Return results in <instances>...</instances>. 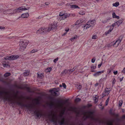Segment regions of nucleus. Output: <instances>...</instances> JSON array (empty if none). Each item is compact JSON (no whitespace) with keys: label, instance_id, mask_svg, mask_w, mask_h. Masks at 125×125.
Here are the masks:
<instances>
[{"label":"nucleus","instance_id":"13d9d810","mask_svg":"<svg viewBox=\"0 0 125 125\" xmlns=\"http://www.w3.org/2000/svg\"><path fill=\"white\" fill-rule=\"evenodd\" d=\"M27 89L28 90V91L29 92H31L30 91V89L29 87L27 88Z\"/></svg>","mask_w":125,"mask_h":125},{"label":"nucleus","instance_id":"a211bd4d","mask_svg":"<svg viewBox=\"0 0 125 125\" xmlns=\"http://www.w3.org/2000/svg\"><path fill=\"white\" fill-rule=\"evenodd\" d=\"M83 21V20L79 19L75 23V25H77L81 23Z\"/></svg>","mask_w":125,"mask_h":125},{"label":"nucleus","instance_id":"9b49d317","mask_svg":"<svg viewBox=\"0 0 125 125\" xmlns=\"http://www.w3.org/2000/svg\"><path fill=\"white\" fill-rule=\"evenodd\" d=\"M123 21V20H120L116 22L115 23H113L112 25L113 27H114L115 26L117 25V26L119 27V26L122 23Z\"/></svg>","mask_w":125,"mask_h":125},{"label":"nucleus","instance_id":"864d4df0","mask_svg":"<svg viewBox=\"0 0 125 125\" xmlns=\"http://www.w3.org/2000/svg\"><path fill=\"white\" fill-rule=\"evenodd\" d=\"M107 125H113V123L112 122L108 123Z\"/></svg>","mask_w":125,"mask_h":125},{"label":"nucleus","instance_id":"ddd939ff","mask_svg":"<svg viewBox=\"0 0 125 125\" xmlns=\"http://www.w3.org/2000/svg\"><path fill=\"white\" fill-rule=\"evenodd\" d=\"M34 113L37 117H38L39 116L41 117L42 115V113L40 112V111L38 110L35 111Z\"/></svg>","mask_w":125,"mask_h":125},{"label":"nucleus","instance_id":"3c124183","mask_svg":"<svg viewBox=\"0 0 125 125\" xmlns=\"http://www.w3.org/2000/svg\"><path fill=\"white\" fill-rule=\"evenodd\" d=\"M3 64L4 67H7L8 66V64H5L4 63H3Z\"/></svg>","mask_w":125,"mask_h":125},{"label":"nucleus","instance_id":"f03ea898","mask_svg":"<svg viewBox=\"0 0 125 125\" xmlns=\"http://www.w3.org/2000/svg\"><path fill=\"white\" fill-rule=\"evenodd\" d=\"M28 44L27 41L25 40H22L19 42V50L21 51H23L26 48Z\"/></svg>","mask_w":125,"mask_h":125},{"label":"nucleus","instance_id":"39448f33","mask_svg":"<svg viewBox=\"0 0 125 125\" xmlns=\"http://www.w3.org/2000/svg\"><path fill=\"white\" fill-rule=\"evenodd\" d=\"M19 56L17 55H13L10 56H7L4 57L5 60H13L17 59Z\"/></svg>","mask_w":125,"mask_h":125},{"label":"nucleus","instance_id":"ea45409f","mask_svg":"<svg viewBox=\"0 0 125 125\" xmlns=\"http://www.w3.org/2000/svg\"><path fill=\"white\" fill-rule=\"evenodd\" d=\"M95 58H92V61H91L92 62V63H94L95 62Z\"/></svg>","mask_w":125,"mask_h":125},{"label":"nucleus","instance_id":"58836bf2","mask_svg":"<svg viewBox=\"0 0 125 125\" xmlns=\"http://www.w3.org/2000/svg\"><path fill=\"white\" fill-rule=\"evenodd\" d=\"M21 9L20 10V11L21 10H27L28 9H29V8L28 9H27L26 8H21Z\"/></svg>","mask_w":125,"mask_h":125},{"label":"nucleus","instance_id":"7c9ffc66","mask_svg":"<svg viewBox=\"0 0 125 125\" xmlns=\"http://www.w3.org/2000/svg\"><path fill=\"white\" fill-rule=\"evenodd\" d=\"M123 102V101L122 100H120L119 101V106H122Z\"/></svg>","mask_w":125,"mask_h":125},{"label":"nucleus","instance_id":"f704fd0d","mask_svg":"<svg viewBox=\"0 0 125 125\" xmlns=\"http://www.w3.org/2000/svg\"><path fill=\"white\" fill-rule=\"evenodd\" d=\"M77 38V36H75L73 37V38H71L70 40L72 41H73L75 39H76Z\"/></svg>","mask_w":125,"mask_h":125},{"label":"nucleus","instance_id":"4c0bfd02","mask_svg":"<svg viewBox=\"0 0 125 125\" xmlns=\"http://www.w3.org/2000/svg\"><path fill=\"white\" fill-rule=\"evenodd\" d=\"M64 13H60L59 14V15L60 17H63V16Z\"/></svg>","mask_w":125,"mask_h":125},{"label":"nucleus","instance_id":"9d476101","mask_svg":"<svg viewBox=\"0 0 125 125\" xmlns=\"http://www.w3.org/2000/svg\"><path fill=\"white\" fill-rule=\"evenodd\" d=\"M68 100H66L64 102H63L62 101H58L59 104H58V106L60 107H62L64 104L68 102Z\"/></svg>","mask_w":125,"mask_h":125},{"label":"nucleus","instance_id":"4468645a","mask_svg":"<svg viewBox=\"0 0 125 125\" xmlns=\"http://www.w3.org/2000/svg\"><path fill=\"white\" fill-rule=\"evenodd\" d=\"M70 16V14L67 13H64L63 17L59 18L60 20H64Z\"/></svg>","mask_w":125,"mask_h":125},{"label":"nucleus","instance_id":"dca6fc26","mask_svg":"<svg viewBox=\"0 0 125 125\" xmlns=\"http://www.w3.org/2000/svg\"><path fill=\"white\" fill-rule=\"evenodd\" d=\"M104 72V70L97 72L96 73L94 74L93 75L95 77H97L101 75L102 73H103Z\"/></svg>","mask_w":125,"mask_h":125},{"label":"nucleus","instance_id":"7ed1b4c3","mask_svg":"<svg viewBox=\"0 0 125 125\" xmlns=\"http://www.w3.org/2000/svg\"><path fill=\"white\" fill-rule=\"evenodd\" d=\"M95 21L94 20H90L84 26V29H87L90 27H93L94 25Z\"/></svg>","mask_w":125,"mask_h":125},{"label":"nucleus","instance_id":"e2e57ef3","mask_svg":"<svg viewBox=\"0 0 125 125\" xmlns=\"http://www.w3.org/2000/svg\"><path fill=\"white\" fill-rule=\"evenodd\" d=\"M91 72H96V71H95V70H93V69H92V70H91Z\"/></svg>","mask_w":125,"mask_h":125},{"label":"nucleus","instance_id":"4be33fe9","mask_svg":"<svg viewBox=\"0 0 125 125\" xmlns=\"http://www.w3.org/2000/svg\"><path fill=\"white\" fill-rule=\"evenodd\" d=\"M29 73V72L28 71H26L25 72H24L23 75L25 76H27L28 75Z\"/></svg>","mask_w":125,"mask_h":125},{"label":"nucleus","instance_id":"20e7f679","mask_svg":"<svg viewBox=\"0 0 125 125\" xmlns=\"http://www.w3.org/2000/svg\"><path fill=\"white\" fill-rule=\"evenodd\" d=\"M57 23L56 22H54L53 23L49 25L48 27L47 28L48 32L52 30L57 29Z\"/></svg>","mask_w":125,"mask_h":125},{"label":"nucleus","instance_id":"c03bdc74","mask_svg":"<svg viewBox=\"0 0 125 125\" xmlns=\"http://www.w3.org/2000/svg\"><path fill=\"white\" fill-rule=\"evenodd\" d=\"M112 45L110 44H109L106 45L105 46L108 47H110L112 46Z\"/></svg>","mask_w":125,"mask_h":125},{"label":"nucleus","instance_id":"bb28decb","mask_svg":"<svg viewBox=\"0 0 125 125\" xmlns=\"http://www.w3.org/2000/svg\"><path fill=\"white\" fill-rule=\"evenodd\" d=\"M113 28L112 29H110L108 30L107 31L105 32V34L107 35L110 32L113 30Z\"/></svg>","mask_w":125,"mask_h":125},{"label":"nucleus","instance_id":"f3484780","mask_svg":"<svg viewBox=\"0 0 125 125\" xmlns=\"http://www.w3.org/2000/svg\"><path fill=\"white\" fill-rule=\"evenodd\" d=\"M29 16V13H26L22 14L21 15V17L23 18H27Z\"/></svg>","mask_w":125,"mask_h":125},{"label":"nucleus","instance_id":"2f4dec72","mask_svg":"<svg viewBox=\"0 0 125 125\" xmlns=\"http://www.w3.org/2000/svg\"><path fill=\"white\" fill-rule=\"evenodd\" d=\"M81 99L79 98H76L75 100V101L76 102H78L80 101H81Z\"/></svg>","mask_w":125,"mask_h":125},{"label":"nucleus","instance_id":"b1692460","mask_svg":"<svg viewBox=\"0 0 125 125\" xmlns=\"http://www.w3.org/2000/svg\"><path fill=\"white\" fill-rule=\"evenodd\" d=\"M54 106V103L52 102H51L49 104V106L51 108H52Z\"/></svg>","mask_w":125,"mask_h":125},{"label":"nucleus","instance_id":"5fc2aeb1","mask_svg":"<svg viewBox=\"0 0 125 125\" xmlns=\"http://www.w3.org/2000/svg\"><path fill=\"white\" fill-rule=\"evenodd\" d=\"M53 90L55 91H56V92H58V91L57 90H56V88H53Z\"/></svg>","mask_w":125,"mask_h":125},{"label":"nucleus","instance_id":"09e8293b","mask_svg":"<svg viewBox=\"0 0 125 125\" xmlns=\"http://www.w3.org/2000/svg\"><path fill=\"white\" fill-rule=\"evenodd\" d=\"M118 72L117 71H114L113 73L115 75H116L117 73Z\"/></svg>","mask_w":125,"mask_h":125},{"label":"nucleus","instance_id":"0eeeda50","mask_svg":"<svg viewBox=\"0 0 125 125\" xmlns=\"http://www.w3.org/2000/svg\"><path fill=\"white\" fill-rule=\"evenodd\" d=\"M48 32L47 28H41L37 31V33H46Z\"/></svg>","mask_w":125,"mask_h":125},{"label":"nucleus","instance_id":"c85d7f7f","mask_svg":"<svg viewBox=\"0 0 125 125\" xmlns=\"http://www.w3.org/2000/svg\"><path fill=\"white\" fill-rule=\"evenodd\" d=\"M50 91L52 93H53L55 95H56L57 94V93L56 91H55L53 90H51Z\"/></svg>","mask_w":125,"mask_h":125},{"label":"nucleus","instance_id":"72a5a7b5","mask_svg":"<svg viewBox=\"0 0 125 125\" xmlns=\"http://www.w3.org/2000/svg\"><path fill=\"white\" fill-rule=\"evenodd\" d=\"M91 69L94 70L96 68V65H95L94 66H91Z\"/></svg>","mask_w":125,"mask_h":125},{"label":"nucleus","instance_id":"6e6d98bb","mask_svg":"<svg viewBox=\"0 0 125 125\" xmlns=\"http://www.w3.org/2000/svg\"><path fill=\"white\" fill-rule=\"evenodd\" d=\"M114 18H115L117 19H119L120 18V17L119 16H117L116 15V16Z\"/></svg>","mask_w":125,"mask_h":125},{"label":"nucleus","instance_id":"37998d69","mask_svg":"<svg viewBox=\"0 0 125 125\" xmlns=\"http://www.w3.org/2000/svg\"><path fill=\"white\" fill-rule=\"evenodd\" d=\"M82 88V86L81 85H79V86L77 87V88L78 90H80Z\"/></svg>","mask_w":125,"mask_h":125},{"label":"nucleus","instance_id":"0e129e2a","mask_svg":"<svg viewBox=\"0 0 125 125\" xmlns=\"http://www.w3.org/2000/svg\"><path fill=\"white\" fill-rule=\"evenodd\" d=\"M123 78H124V77H123L122 78H120V82L121 81L123 80Z\"/></svg>","mask_w":125,"mask_h":125},{"label":"nucleus","instance_id":"69168bd1","mask_svg":"<svg viewBox=\"0 0 125 125\" xmlns=\"http://www.w3.org/2000/svg\"><path fill=\"white\" fill-rule=\"evenodd\" d=\"M71 15H72V16H73V17L75 16V14H71Z\"/></svg>","mask_w":125,"mask_h":125},{"label":"nucleus","instance_id":"f8f14e48","mask_svg":"<svg viewBox=\"0 0 125 125\" xmlns=\"http://www.w3.org/2000/svg\"><path fill=\"white\" fill-rule=\"evenodd\" d=\"M109 91L108 90V88H105L102 94V95L103 96L102 97L103 98L105 96L108 95L109 93Z\"/></svg>","mask_w":125,"mask_h":125},{"label":"nucleus","instance_id":"a18cd8bd","mask_svg":"<svg viewBox=\"0 0 125 125\" xmlns=\"http://www.w3.org/2000/svg\"><path fill=\"white\" fill-rule=\"evenodd\" d=\"M37 51V50L35 51V50L34 49L31 51V53H33L35 52H36Z\"/></svg>","mask_w":125,"mask_h":125},{"label":"nucleus","instance_id":"473e14b6","mask_svg":"<svg viewBox=\"0 0 125 125\" xmlns=\"http://www.w3.org/2000/svg\"><path fill=\"white\" fill-rule=\"evenodd\" d=\"M109 97H108V98L107 99V100H106L105 102V105H107L108 104V101H109Z\"/></svg>","mask_w":125,"mask_h":125},{"label":"nucleus","instance_id":"052dcab7","mask_svg":"<svg viewBox=\"0 0 125 125\" xmlns=\"http://www.w3.org/2000/svg\"><path fill=\"white\" fill-rule=\"evenodd\" d=\"M76 68V67H75L74 68H73L72 69H71L72 70V72H73V71H74L75 70V69Z\"/></svg>","mask_w":125,"mask_h":125},{"label":"nucleus","instance_id":"6ab92c4d","mask_svg":"<svg viewBox=\"0 0 125 125\" xmlns=\"http://www.w3.org/2000/svg\"><path fill=\"white\" fill-rule=\"evenodd\" d=\"M70 8L73 9L79 8L78 6L74 5H70Z\"/></svg>","mask_w":125,"mask_h":125},{"label":"nucleus","instance_id":"a878e982","mask_svg":"<svg viewBox=\"0 0 125 125\" xmlns=\"http://www.w3.org/2000/svg\"><path fill=\"white\" fill-rule=\"evenodd\" d=\"M11 75L10 73H5L4 75V76L5 77H7L8 76H10Z\"/></svg>","mask_w":125,"mask_h":125},{"label":"nucleus","instance_id":"1a4fd4ad","mask_svg":"<svg viewBox=\"0 0 125 125\" xmlns=\"http://www.w3.org/2000/svg\"><path fill=\"white\" fill-rule=\"evenodd\" d=\"M58 123L59 125H69V122L67 121H65L64 118H63L61 119L60 121H59ZM70 125H73L72 124H70Z\"/></svg>","mask_w":125,"mask_h":125},{"label":"nucleus","instance_id":"338daca9","mask_svg":"<svg viewBox=\"0 0 125 125\" xmlns=\"http://www.w3.org/2000/svg\"><path fill=\"white\" fill-rule=\"evenodd\" d=\"M122 118L123 119H125V115H124L122 116Z\"/></svg>","mask_w":125,"mask_h":125},{"label":"nucleus","instance_id":"de8ad7c7","mask_svg":"<svg viewBox=\"0 0 125 125\" xmlns=\"http://www.w3.org/2000/svg\"><path fill=\"white\" fill-rule=\"evenodd\" d=\"M37 74H38V77L39 78H41L42 77V75L41 74L40 75L39 74H38V73H37Z\"/></svg>","mask_w":125,"mask_h":125},{"label":"nucleus","instance_id":"49530a36","mask_svg":"<svg viewBox=\"0 0 125 125\" xmlns=\"http://www.w3.org/2000/svg\"><path fill=\"white\" fill-rule=\"evenodd\" d=\"M62 86L65 89L66 88V86L65 83H63L62 84Z\"/></svg>","mask_w":125,"mask_h":125},{"label":"nucleus","instance_id":"774afa93","mask_svg":"<svg viewBox=\"0 0 125 125\" xmlns=\"http://www.w3.org/2000/svg\"><path fill=\"white\" fill-rule=\"evenodd\" d=\"M98 85V83H96L95 84V86H97Z\"/></svg>","mask_w":125,"mask_h":125},{"label":"nucleus","instance_id":"6e6552de","mask_svg":"<svg viewBox=\"0 0 125 125\" xmlns=\"http://www.w3.org/2000/svg\"><path fill=\"white\" fill-rule=\"evenodd\" d=\"M123 37L122 36H120L119 38L114 42L112 45L115 47L118 46L121 41Z\"/></svg>","mask_w":125,"mask_h":125},{"label":"nucleus","instance_id":"c9c22d12","mask_svg":"<svg viewBox=\"0 0 125 125\" xmlns=\"http://www.w3.org/2000/svg\"><path fill=\"white\" fill-rule=\"evenodd\" d=\"M97 38V36L96 35H94L92 36V39H96Z\"/></svg>","mask_w":125,"mask_h":125},{"label":"nucleus","instance_id":"f257e3e1","mask_svg":"<svg viewBox=\"0 0 125 125\" xmlns=\"http://www.w3.org/2000/svg\"><path fill=\"white\" fill-rule=\"evenodd\" d=\"M82 114L83 115V118L84 120L86 119L87 118H90L92 119L93 115L94 112L90 111H82Z\"/></svg>","mask_w":125,"mask_h":125},{"label":"nucleus","instance_id":"8fccbe9b","mask_svg":"<svg viewBox=\"0 0 125 125\" xmlns=\"http://www.w3.org/2000/svg\"><path fill=\"white\" fill-rule=\"evenodd\" d=\"M72 70L71 69H70V70H68V71L69 72V73L70 74L71 73H72Z\"/></svg>","mask_w":125,"mask_h":125},{"label":"nucleus","instance_id":"aec40b11","mask_svg":"<svg viewBox=\"0 0 125 125\" xmlns=\"http://www.w3.org/2000/svg\"><path fill=\"white\" fill-rule=\"evenodd\" d=\"M73 109L74 111L77 114V115H79L80 114V111H77V108L76 107H74L73 108Z\"/></svg>","mask_w":125,"mask_h":125},{"label":"nucleus","instance_id":"a19ab883","mask_svg":"<svg viewBox=\"0 0 125 125\" xmlns=\"http://www.w3.org/2000/svg\"><path fill=\"white\" fill-rule=\"evenodd\" d=\"M58 58L55 59L53 60V62L55 63H56V62L58 60Z\"/></svg>","mask_w":125,"mask_h":125},{"label":"nucleus","instance_id":"79ce46f5","mask_svg":"<svg viewBox=\"0 0 125 125\" xmlns=\"http://www.w3.org/2000/svg\"><path fill=\"white\" fill-rule=\"evenodd\" d=\"M116 16L115 12H113L112 14V16L113 18H115V17Z\"/></svg>","mask_w":125,"mask_h":125},{"label":"nucleus","instance_id":"603ef678","mask_svg":"<svg viewBox=\"0 0 125 125\" xmlns=\"http://www.w3.org/2000/svg\"><path fill=\"white\" fill-rule=\"evenodd\" d=\"M102 62H101V63L100 64L98 65V68H99L101 66V65H102Z\"/></svg>","mask_w":125,"mask_h":125},{"label":"nucleus","instance_id":"680f3d73","mask_svg":"<svg viewBox=\"0 0 125 125\" xmlns=\"http://www.w3.org/2000/svg\"><path fill=\"white\" fill-rule=\"evenodd\" d=\"M122 72L123 73H125V68L123 69Z\"/></svg>","mask_w":125,"mask_h":125},{"label":"nucleus","instance_id":"5701e85b","mask_svg":"<svg viewBox=\"0 0 125 125\" xmlns=\"http://www.w3.org/2000/svg\"><path fill=\"white\" fill-rule=\"evenodd\" d=\"M110 18H109L108 19H105L104 20L102 21V22L104 23H106L108 21H109V20H110Z\"/></svg>","mask_w":125,"mask_h":125},{"label":"nucleus","instance_id":"4d7b16f0","mask_svg":"<svg viewBox=\"0 0 125 125\" xmlns=\"http://www.w3.org/2000/svg\"><path fill=\"white\" fill-rule=\"evenodd\" d=\"M114 18H115L117 19H119L120 18V17L119 16H117L116 15V16Z\"/></svg>","mask_w":125,"mask_h":125},{"label":"nucleus","instance_id":"c756f323","mask_svg":"<svg viewBox=\"0 0 125 125\" xmlns=\"http://www.w3.org/2000/svg\"><path fill=\"white\" fill-rule=\"evenodd\" d=\"M68 72V70L65 69L64 70L63 72L62 73V74H66Z\"/></svg>","mask_w":125,"mask_h":125},{"label":"nucleus","instance_id":"cd10ccee","mask_svg":"<svg viewBox=\"0 0 125 125\" xmlns=\"http://www.w3.org/2000/svg\"><path fill=\"white\" fill-rule=\"evenodd\" d=\"M34 100L35 101V103L36 104H39V101L38 99H35Z\"/></svg>","mask_w":125,"mask_h":125},{"label":"nucleus","instance_id":"bf43d9fd","mask_svg":"<svg viewBox=\"0 0 125 125\" xmlns=\"http://www.w3.org/2000/svg\"><path fill=\"white\" fill-rule=\"evenodd\" d=\"M14 99L16 98L17 97V95L16 94H15L14 95Z\"/></svg>","mask_w":125,"mask_h":125},{"label":"nucleus","instance_id":"412c9836","mask_svg":"<svg viewBox=\"0 0 125 125\" xmlns=\"http://www.w3.org/2000/svg\"><path fill=\"white\" fill-rule=\"evenodd\" d=\"M119 3L118 2H116L115 3L113 4V6L117 7L119 5Z\"/></svg>","mask_w":125,"mask_h":125},{"label":"nucleus","instance_id":"2eb2a0df","mask_svg":"<svg viewBox=\"0 0 125 125\" xmlns=\"http://www.w3.org/2000/svg\"><path fill=\"white\" fill-rule=\"evenodd\" d=\"M21 9V7L19 8L13 10L12 12L10 13L11 14H14L17 13H19L20 12V10Z\"/></svg>","mask_w":125,"mask_h":125},{"label":"nucleus","instance_id":"393cba45","mask_svg":"<svg viewBox=\"0 0 125 125\" xmlns=\"http://www.w3.org/2000/svg\"><path fill=\"white\" fill-rule=\"evenodd\" d=\"M85 13V11L83 10H81L79 12V14L82 15H84Z\"/></svg>","mask_w":125,"mask_h":125},{"label":"nucleus","instance_id":"e433bc0d","mask_svg":"<svg viewBox=\"0 0 125 125\" xmlns=\"http://www.w3.org/2000/svg\"><path fill=\"white\" fill-rule=\"evenodd\" d=\"M52 68L51 67H49L47 68L46 70H48L47 72H50L51 71Z\"/></svg>","mask_w":125,"mask_h":125},{"label":"nucleus","instance_id":"423d86ee","mask_svg":"<svg viewBox=\"0 0 125 125\" xmlns=\"http://www.w3.org/2000/svg\"><path fill=\"white\" fill-rule=\"evenodd\" d=\"M48 116L49 118L52 119L51 121L54 123L55 125H56L57 124L56 121L54 119V117L55 116V115L53 114L52 112H51V113L49 114Z\"/></svg>","mask_w":125,"mask_h":125}]
</instances>
